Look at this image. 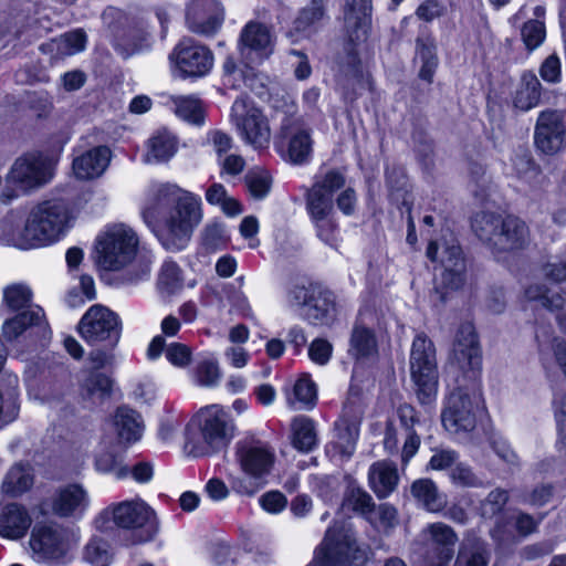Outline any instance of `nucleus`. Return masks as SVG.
I'll return each mask as SVG.
<instances>
[{"instance_id":"1","label":"nucleus","mask_w":566,"mask_h":566,"mask_svg":"<svg viewBox=\"0 0 566 566\" xmlns=\"http://www.w3.org/2000/svg\"><path fill=\"white\" fill-rule=\"evenodd\" d=\"M140 214L165 250L179 252L202 220V201L176 184L154 182L145 192Z\"/></svg>"},{"instance_id":"2","label":"nucleus","mask_w":566,"mask_h":566,"mask_svg":"<svg viewBox=\"0 0 566 566\" xmlns=\"http://www.w3.org/2000/svg\"><path fill=\"white\" fill-rule=\"evenodd\" d=\"M237 432L229 411L213 403L200 408L185 429V450L195 458L214 454L226 449Z\"/></svg>"},{"instance_id":"3","label":"nucleus","mask_w":566,"mask_h":566,"mask_svg":"<svg viewBox=\"0 0 566 566\" xmlns=\"http://www.w3.org/2000/svg\"><path fill=\"white\" fill-rule=\"evenodd\" d=\"M71 213L65 201L46 200L34 207L15 247L22 250L44 247L57 241L70 226Z\"/></svg>"},{"instance_id":"4","label":"nucleus","mask_w":566,"mask_h":566,"mask_svg":"<svg viewBox=\"0 0 566 566\" xmlns=\"http://www.w3.org/2000/svg\"><path fill=\"white\" fill-rule=\"evenodd\" d=\"M234 461L248 480L238 479L232 488L241 495L252 496L264 486L275 463V450L265 441L247 437L235 443Z\"/></svg>"},{"instance_id":"5","label":"nucleus","mask_w":566,"mask_h":566,"mask_svg":"<svg viewBox=\"0 0 566 566\" xmlns=\"http://www.w3.org/2000/svg\"><path fill=\"white\" fill-rule=\"evenodd\" d=\"M109 518L120 528L137 531L135 543L153 541L160 530L156 511L142 497L111 504L95 520L96 527L106 530L105 523Z\"/></svg>"},{"instance_id":"6","label":"nucleus","mask_w":566,"mask_h":566,"mask_svg":"<svg viewBox=\"0 0 566 566\" xmlns=\"http://www.w3.org/2000/svg\"><path fill=\"white\" fill-rule=\"evenodd\" d=\"M77 528L60 524H38L29 538L32 559L48 566L64 565L71 560V552L80 543Z\"/></svg>"},{"instance_id":"7","label":"nucleus","mask_w":566,"mask_h":566,"mask_svg":"<svg viewBox=\"0 0 566 566\" xmlns=\"http://www.w3.org/2000/svg\"><path fill=\"white\" fill-rule=\"evenodd\" d=\"M139 239L127 224L106 226L95 241L96 264L105 271H118L136 256Z\"/></svg>"},{"instance_id":"8","label":"nucleus","mask_w":566,"mask_h":566,"mask_svg":"<svg viewBox=\"0 0 566 566\" xmlns=\"http://www.w3.org/2000/svg\"><path fill=\"white\" fill-rule=\"evenodd\" d=\"M345 185V177L337 170H328L316 178L307 193V211L315 222L317 235L326 244L337 243L336 226L329 218L333 210L334 192Z\"/></svg>"},{"instance_id":"9","label":"nucleus","mask_w":566,"mask_h":566,"mask_svg":"<svg viewBox=\"0 0 566 566\" xmlns=\"http://www.w3.org/2000/svg\"><path fill=\"white\" fill-rule=\"evenodd\" d=\"M53 177V163L41 154H27L12 165L0 200L9 203L20 193L48 184Z\"/></svg>"},{"instance_id":"10","label":"nucleus","mask_w":566,"mask_h":566,"mask_svg":"<svg viewBox=\"0 0 566 566\" xmlns=\"http://www.w3.org/2000/svg\"><path fill=\"white\" fill-rule=\"evenodd\" d=\"M368 552L367 546L356 544L350 528L333 525L327 530L324 541L308 566L363 565L368 558Z\"/></svg>"},{"instance_id":"11","label":"nucleus","mask_w":566,"mask_h":566,"mask_svg":"<svg viewBox=\"0 0 566 566\" xmlns=\"http://www.w3.org/2000/svg\"><path fill=\"white\" fill-rule=\"evenodd\" d=\"M409 364L419 402L431 405L438 394V366L434 345L423 333L412 340Z\"/></svg>"},{"instance_id":"12","label":"nucleus","mask_w":566,"mask_h":566,"mask_svg":"<svg viewBox=\"0 0 566 566\" xmlns=\"http://www.w3.org/2000/svg\"><path fill=\"white\" fill-rule=\"evenodd\" d=\"M230 118L245 145L254 150H263L270 146L272 130L269 119L248 98L238 97L233 102Z\"/></svg>"},{"instance_id":"13","label":"nucleus","mask_w":566,"mask_h":566,"mask_svg":"<svg viewBox=\"0 0 566 566\" xmlns=\"http://www.w3.org/2000/svg\"><path fill=\"white\" fill-rule=\"evenodd\" d=\"M483 407L482 395L478 388L452 391L444 403L441 421L452 434L470 432L476 423V413Z\"/></svg>"},{"instance_id":"14","label":"nucleus","mask_w":566,"mask_h":566,"mask_svg":"<svg viewBox=\"0 0 566 566\" xmlns=\"http://www.w3.org/2000/svg\"><path fill=\"white\" fill-rule=\"evenodd\" d=\"M78 333L90 345L103 344L107 348H114L120 337V322L109 308L95 304L82 316Z\"/></svg>"},{"instance_id":"15","label":"nucleus","mask_w":566,"mask_h":566,"mask_svg":"<svg viewBox=\"0 0 566 566\" xmlns=\"http://www.w3.org/2000/svg\"><path fill=\"white\" fill-rule=\"evenodd\" d=\"M427 256L440 264V280L443 287L455 291L463 285L464 259L452 234L449 239L443 237L440 241H431L427 249Z\"/></svg>"},{"instance_id":"16","label":"nucleus","mask_w":566,"mask_h":566,"mask_svg":"<svg viewBox=\"0 0 566 566\" xmlns=\"http://www.w3.org/2000/svg\"><path fill=\"white\" fill-rule=\"evenodd\" d=\"M174 74L181 78L202 77L213 66L212 52L191 38L182 39L169 54Z\"/></svg>"},{"instance_id":"17","label":"nucleus","mask_w":566,"mask_h":566,"mask_svg":"<svg viewBox=\"0 0 566 566\" xmlns=\"http://www.w3.org/2000/svg\"><path fill=\"white\" fill-rule=\"evenodd\" d=\"M289 302L313 323H325L335 312L334 295L314 284L295 286L289 294Z\"/></svg>"},{"instance_id":"18","label":"nucleus","mask_w":566,"mask_h":566,"mask_svg":"<svg viewBox=\"0 0 566 566\" xmlns=\"http://www.w3.org/2000/svg\"><path fill=\"white\" fill-rule=\"evenodd\" d=\"M420 538L424 545L431 547L426 566H450L459 539L451 526L442 522L430 523L421 530Z\"/></svg>"},{"instance_id":"19","label":"nucleus","mask_w":566,"mask_h":566,"mask_svg":"<svg viewBox=\"0 0 566 566\" xmlns=\"http://www.w3.org/2000/svg\"><path fill=\"white\" fill-rule=\"evenodd\" d=\"M274 35L265 24L251 21L241 31L240 54L249 66L269 59L274 51Z\"/></svg>"},{"instance_id":"20","label":"nucleus","mask_w":566,"mask_h":566,"mask_svg":"<svg viewBox=\"0 0 566 566\" xmlns=\"http://www.w3.org/2000/svg\"><path fill=\"white\" fill-rule=\"evenodd\" d=\"M534 142L536 148L546 155L557 154L565 147L566 127L563 112L546 109L539 113Z\"/></svg>"},{"instance_id":"21","label":"nucleus","mask_w":566,"mask_h":566,"mask_svg":"<svg viewBox=\"0 0 566 566\" xmlns=\"http://www.w3.org/2000/svg\"><path fill=\"white\" fill-rule=\"evenodd\" d=\"M449 364L462 370L475 374L481 369L482 355L473 325L467 323L460 326L449 356Z\"/></svg>"},{"instance_id":"22","label":"nucleus","mask_w":566,"mask_h":566,"mask_svg":"<svg viewBox=\"0 0 566 566\" xmlns=\"http://www.w3.org/2000/svg\"><path fill=\"white\" fill-rule=\"evenodd\" d=\"M224 9L217 0H190L187 7L188 29L197 34L213 35L222 25Z\"/></svg>"},{"instance_id":"23","label":"nucleus","mask_w":566,"mask_h":566,"mask_svg":"<svg viewBox=\"0 0 566 566\" xmlns=\"http://www.w3.org/2000/svg\"><path fill=\"white\" fill-rule=\"evenodd\" d=\"M90 495L81 484L60 488L51 501L52 512L60 517L81 518L90 507Z\"/></svg>"},{"instance_id":"24","label":"nucleus","mask_w":566,"mask_h":566,"mask_svg":"<svg viewBox=\"0 0 566 566\" xmlns=\"http://www.w3.org/2000/svg\"><path fill=\"white\" fill-rule=\"evenodd\" d=\"M111 158L112 151L108 147H93L74 158L72 164L73 174L81 180L98 178L107 169Z\"/></svg>"},{"instance_id":"25","label":"nucleus","mask_w":566,"mask_h":566,"mask_svg":"<svg viewBox=\"0 0 566 566\" xmlns=\"http://www.w3.org/2000/svg\"><path fill=\"white\" fill-rule=\"evenodd\" d=\"M32 524L28 510L17 503L0 504V537L22 538Z\"/></svg>"},{"instance_id":"26","label":"nucleus","mask_w":566,"mask_h":566,"mask_svg":"<svg viewBox=\"0 0 566 566\" xmlns=\"http://www.w3.org/2000/svg\"><path fill=\"white\" fill-rule=\"evenodd\" d=\"M34 328L43 333L48 329L44 312L40 306H29L28 310L4 321L2 335L6 340L12 342L23 335V333Z\"/></svg>"},{"instance_id":"27","label":"nucleus","mask_w":566,"mask_h":566,"mask_svg":"<svg viewBox=\"0 0 566 566\" xmlns=\"http://www.w3.org/2000/svg\"><path fill=\"white\" fill-rule=\"evenodd\" d=\"M344 19L352 41L365 39L371 21V0H345Z\"/></svg>"},{"instance_id":"28","label":"nucleus","mask_w":566,"mask_h":566,"mask_svg":"<svg viewBox=\"0 0 566 566\" xmlns=\"http://www.w3.org/2000/svg\"><path fill=\"white\" fill-rule=\"evenodd\" d=\"M177 136L167 128L155 130L146 143L144 161L159 164L171 159L178 150Z\"/></svg>"},{"instance_id":"29","label":"nucleus","mask_w":566,"mask_h":566,"mask_svg":"<svg viewBox=\"0 0 566 566\" xmlns=\"http://www.w3.org/2000/svg\"><path fill=\"white\" fill-rule=\"evenodd\" d=\"M113 426L119 443L126 446L139 441L145 430L142 416L128 407L117 408L113 418Z\"/></svg>"},{"instance_id":"30","label":"nucleus","mask_w":566,"mask_h":566,"mask_svg":"<svg viewBox=\"0 0 566 566\" xmlns=\"http://www.w3.org/2000/svg\"><path fill=\"white\" fill-rule=\"evenodd\" d=\"M398 480L397 468L389 461H378L369 468V486L379 499H385L391 494L398 484Z\"/></svg>"},{"instance_id":"31","label":"nucleus","mask_w":566,"mask_h":566,"mask_svg":"<svg viewBox=\"0 0 566 566\" xmlns=\"http://www.w3.org/2000/svg\"><path fill=\"white\" fill-rule=\"evenodd\" d=\"M34 483L33 470L28 464L12 465L4 474L1 493L8 497H18L28 492Z\"/></svg>"},{"instance_id":"32","label":"nucleus","mask_w":566,"mask_h":566,"mask_svg":"<svg viewBox=\"0 0 566 566\" xmlns=\"http://www.w3.org/2000/svg\"><path fill=\"white\" fill-rule=\"evenodd\" d=\"M542 95V84L533 72H524L513 93L515 108L527 112L536 107Z\"/></svg>"},{"instance_id":"33","label":"nucleus","mask_w":566,"mask_h":566,"mask_svg":"<svg viewBox=\"0 0 566 566\" xmlns=\"http://www.w3.org/2000/svg\"><path fill=\"white\" fill-rule=\"evenodd\" d=\"M489 560L486 544L475 536H467L459 547L455 566H489Z\"/></svg>"},{"instance_id":"34","label":"nucleus","mask_w":566,"mask_h":566,"mask_svg":"<svg viewBox=\"0 0 566 566\" xmlns=\"http://www.w3.org/2000/svg\"><path fill=\"white\" fill-rule=\"evenodd\" d=\"M291 441L301 452H310L317 444L315 423L305 416H297L291 422Z\"/></svg>"},{"instance_id":"35","label":"nucleus","mask_w":566,"mask_h":566,"mask_svg":"<svg viewBox=\"0 0 566 566\" xmlns=\"http://www.w3.org/2000/svg\"><path fill=\"white\" fill-rule=\"evenodd\" d=\"M86 46V34L82 30H74L43 44V51L54 53L55 59L74 55Z\"/></svg>"},{"instance_id":"36","label":"nucleus","mask_w":566,"mask_h":566,"mask_svg":"<svg viewBox=\"0 0 566 566\" xmlns=\"http://www.w3.org/2000/svg\"><path fill=\"white\" fill-rule=\"evenodd\" d=\"M411 494L415 500L428 512H440L447 501L439 493L436 484L429 479H419L411 485Z\"/></svg>"},{"instance_id":"37","label":"nucleus","mask_w":566,"mask_h":566,"mask_svg":"<svg viewBox=\"0 0 566 566\" xmlns=\"http://www.w3.org/2000/svg\"><path fill=\"white\" fill-rule=\"evenodd\" d=\"M282 130L285 134H290L287 148L289 159L294 164L305 163L312 153V139L310 132L300 126L290 129L287 124H283Z\"/></svg>"},{"instance_id":"38","label":"nucleus","mask_w":566,"mask_h":566,"mask_svg":"<svg viewBox=\"0 0 566 566\" xmlns=\"http://www.w3.org/2000/svg\"><path fill=\"white\" fill-rule=\"evenodd\" d=\"M528 240V229L524 221L516 217H507L502 222L497 248L502 250L517 249Z\"/></svg>"},{"instance_id":"39","label":"nucleus","mask_w":566,"mask_h":566,"mask_svg":"<svg viewBox=\"0 0 566 566\" xmlns=\"http://www.w3.org/2000/svg\"><path fill=\"white\" fill-rule=\"evenodd\" d=\"M317 399V390L308 375L301 376L287 395V405L294 410L311 409Z\"/></svg>"},{"instance_id":"40","label":"nucleus","mask_w":566,"mask_h":566,"mask_svg":"<svg viewBox=\"0 0 566 566\" xmlns=\"http://www.w3.org/2000/svg\"><path fill=\"white\" fill-rule=\"evenodd\" d=\"M537 521L524 513H518L513 517V523L501 524L497 523L492 530L491 536L499 542H505L513 537L512 530L514 528L517 535L526 536L535 531Z\"/></svg>"},{"instance_id":"41","label":"nucleus","mask_w":566,"mask_h":566,"mask_svg":"<svg viewBox=\"0 0 566 566\" xmlns=\"http://www.w3.org/2000/svg\"><path fill=\"white\" fill-rule=\"evenodd\" d=\"M502 220L499 216L489 212L475 214L472 220V228L476 235L494 247L499 244V233L502 230Z\"/></svg>"},{"instance_id":"42","label":"nucleus","mask_w":566,"mask_h":566,"mask_svg":"<svg viewBox=\"0 0 566 566\" xmlns=\"http://www.w3.org/2000/svg\"><path fill=\"white\" fill-rule=\"evenodd\" d=\"M337 431V440L335 441V448L339 451L340 455L349 458L356 447V442L359 437V423L357 420L347 422L342 417L335 424Z\"/></svg>"},{"instance_id":"43","label":"nucleus","mask_w":566,"mask_h":566,"mask_svg":"<svg viewBox=\"0 0 566 566\" xmlns=\"http://www.w3.org/2000/svg\"><path fill=\"white\" fill-rule=\"evenodd\" d=\"M182 271L172 260H166L160 266L157 286L161 293L175 294L184 287Z\"/></svg>"},{"instance_id":"44","label":"nucleus","mask_w":566,"mask_h":566,"mask_svg":"<svg viewBox=\"0 0 566 566\" xmlns=\"http://www.w3.org/2000/svg\"><path fill=\"white\" fill-rule=\"evenodd\" d=\"M170 103L179 118L192 124L203 122V109L199 98L195 96H171Z\"/></svg>"},{"instance_id":"45","label":"nucleus","mask_w":566,"mask_h":566,"mask_svg":"<svg viewBox=\"0 0 566 566\" xmlns=\"http://www.w3.org/2000/svg\"><path fill=\"white\" fill-rule=\"evenodd\" d=\"M416 59L421 62L419 76L428 82L432 81L438 66L437 46L433 40H418Z\"/></svg>"},{"instance_id":"46","label":"nucleus","mask_w":566,"mask_h":566,"mask_svg":"<svg viewBox=\"0 0 566 566\" xmlns=\"http://www.w3.org/2000/svg\"><path fill=\"white\" fill-rule=\"evenodd\" d=\"M525 296L530 301H537L542 306L551 311L559 310L565 302L557 285L549 287L539 284L531 285L526 289Z\"/></svg>"},{"instance_id":"47","label":"nucleus","mask_w":566,"mask_h":566,"mask_svg":"<svg viewBox=\"0 0 566 566\" xmlns=\"http://www.w3.org/2000/svg\"><path fill=\"white\" fill-rule=\"evenodd\" d=\"M83 558L93 566H108L113 560V553L107 541L94 535L84 548Z\"/></svg>"},{"instance_id":"48","label":"nucleus","mask_w":566,"mask_h":566,"mask_svg":"<svg viewBox=\"0 0 566 566\" xmlns=\"http://www.w3.org/2000/svg\"><path fill=\"white\" fill-rule=\"evenodd\" d=\"M32 292L30 287L22 283H14L3 289V303L11 311H25L31 304Z\"/></svg>"},{"instance_id":"49","label":"nucleus","mask_w":566,"mask_h":566,"mask_svg":"<svg viewBox=\"0 0 566 566\" xmlns=\"http://www.w3.org/2000/svg\"><path fill=\"white\" fill-rule=\"evenodd\" d=\"M244 180L248 191L255 199H263L270 192L272 178L269 171L261 167L250 169L247 172Z\"/></svg>"},{"instance_id":"50","label":"nucleus","mask_w":566,"mask_h":566,"mask_svg":"<svg viewBox=\"0 0 566 566\" xmlns=\"http://www.w3.org/2000/svg\"><path fill=\"white\" fill-rule=\"evenodd\" d=\"M349 352L356 358L373 355L376 352V339L371 331L356 326L353 331Z\"/></svg>"},{"instance_id":"51","label":"nucleus","mask_w":566,"mask_h":566,"mask_svg":"<svg viewBox=\"0 0 566 566\" xmlns=\"http://www.w3.org/2000/svg\"><path fill=\"white\" fill-rule=\"evenodd\" d=\"M221 373L218 363L212 359H205L196 366L192 373L193 381L202 387H214L219 384Z\"/></svg>"},{"instance_id":"52","label":"nucleus","mask_w":566,"mask_h":566,"mask_svg":"<svg viewBox=\"0 0 566 566\" xmlns=\"http://www.w3.org/2000/svg\"><path fill=\"white\" fill-rule=\"evenodd\" d=\"M344 505L353 509L361 515H365L371 523H377L373 517L375 510L373 499L364 490L352 489L344 502Z\"/></svg>"},{"instance_id":"53","label":"nucleus","mask_w":566,"mask_h":566,"mask_svg":"<svg viewBox=\"0 0 566 566\" xmlns=\"http://www.w3.org/2000/svg\"><path fill=\"white\" fill-rule=\"evenodd\" d=\"M325 3L326 0H311L296 19L295 28L298 31L305 32L321 21L324 17Z\"/></svg>"},{"instance_id":"54","label":"nucleus","mask_w":566,"mask_h":566,"mask_svg":"<svg viewBox=\"0 0 566 566\" xmlns=\"http://www.w3.org/2000/svg\"><path fill=\"white\" fill-rule=\"evenodd\" d=\"M546 30L542 21L531 20L522 28V39L528 50L537 49L545 40Z\"/></svg>"},{"instance_id":"55","label":"nucleus","mask_w":566,"mask_h":566,"mask_svg":"<svg viewBox=\"0 0 566 566\" xmlns=\"http://www.w3.org/2000/svg\"><path fill=\"white\" fill-rule=\"evenodd\" d=\"M542 80L548 84H557L562 81V61L556 53L548 55L538 70Z\"/></svg>"},{"instance_id":"56","label":"nucleus","mask_w":566,"mask_h":566,"mask_svg":"<svg viewBox=\"0 0 566 566\" xmlns=\"http://www.w3.org/2000/svg\"><path fill=\"white\" fill-rule=\"evenodd\" d=\"M95 467L104 473H113L117 479L128 478V467H120L116 457L109 452H101L96 455Z\"/></svg>"},{"instance_id":"57","label":"nucleus","mask_w":566,"mask_h":566,"mask_svg":"<svg viewBox=\"0 0 566 566\" xmlns=\"http://www.w3.org/2000/svg\"><path fill=\"white\" fill-rule=\"evenodd\" d=\"M509 500L505 490L496 489L490 492L481 505V512L484 517H492L497 514Z\"/></svg>"},{"instance_id":"58","label":"nucleus","mask_w":566,"mask_h":566,"mask_svg":"<svg viewBox=\"0 0 566 566\" xmlns=\"http://www.w3.org/2000/svg\"><path fill=\"white\" fill-rule=\"evenodd\" d=\"M166 359L175 367L184 368L191 360L190 348L181 343H171L166 347Z\"/></svg>"},{"instance_id":"59","label":"nucleus","mask_w":566,"mask_h":566,"mask_svg":"<svg viewBox=\"0 0 566 566\" xmlns=\"http://www.w3.org/2000/svg\"><path fill=\"white\" fill-rule=\"evenodd\" d=\"M259 503L268 513L277 514L286 507L287 500L283 493L270 491L261 495Z\"/></svg>"},{"instance_id":"60","label":"nucleus","mask_w":566,"mask_h":566,"mask_svg":"<svg viewBox=\"0 0 566 566\" xmlns=\"http://www.w3.org/2000/svg\"><path fill=\"white\" fill-rule=\"evenodd\" d=\"M446 7L438 0H426L416 10V15L426 22H431L444 14Z\"/></svg>"},{"instance_id":"61","label":"nucleus","mask_w":566,"mask_h":566,"mask_svg":"<svg viewBox=\"0 0 566 566\" xmlns=\"http://www.w3.org/2000/svg\"><path fill=\"white\" fill-rule=\"evenodd\" d=\"M332 350L333 347L326 339L317 338L310 345L308 356L315 364L325 365L331 358Z\"/></svg>"},{"instance_id":"62","label":"nucleus","mask_w":566,"mask_h":566,"mask_svg":"<svg viewBox=\"0 0 566 566\" xmlns=\"http://www.w3.org/2000/svg\"><path fill=\"white\" fill-rule=\"evenodd\" d=\"M451 479L454 483L463 486H479L480 480L475 476L470 467L457 463L451 471Z\"/></svg>"},{"instance_id":"63","label":"nucleus","mask_w":566,"mask_h":566,"mask_svg":"<svg viewBox=\"0 0 566 566\" xmlns=\"http://www.w3.org/2000/svg\"><path fill=\"white\" fill-rule=\"evenodd\" d=\"M458 453L451 449L436 450L434 454L429 461V467L432 470H444L457 464Z\"/></svg>"},{"instance_id":"64","label":"nucleus","mask_w":566,"mask_h":566,"mask_svg":"<svg viewBox=\"0 0 566 566\" xmlns=\"http://www.w3.org/2000/svg\"><path fill=\"white\" fill-rule=\"evenodd\" d=\"M91 395L106 396L112 388V379L103 374L92 375L85 384Z\"/></svg>"}]
</instances>
